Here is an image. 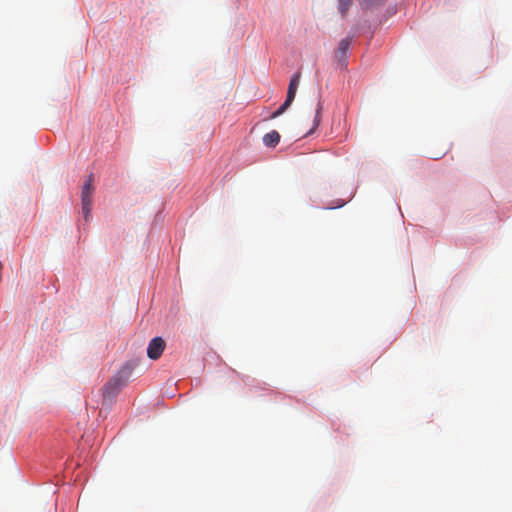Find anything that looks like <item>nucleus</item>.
<instances>
[{
	"instance_id": "7ed1b4c3",
	"label": "nucleus",
	"mask_w": 512,
	"mask_h": 512,
	"mask_svg": "<svg viewBox=\"0 0 512 512\" xmlns=\"http://www.w3.org/2000/svg\"><path fill=\"white\" fill-rule=\"evenodd\" d=\"M165 342L161 337L153 338L147 347V355L152 360H157L163 353Z\"/></svg>"
},
{
	"instance_id": "423d86ee",
	"label": "nucleus",
	"mask_w": 512,
	"mask_h": 512,
	"mask_svg": "<svg viewBox=\"0 0 512 512\" xmlns=\"http://www.w3.org/2000/svg\"><path fill=\"white\" fill-rule=\"evenodd\" d=\"M280 141V134L273 130L263 137V142L267 147H275Z\"/></svg>"
},
{
	"instance_id": "f257e3e1",
	"label": "nucleus",
	"mask_w": 512,
	"mask_h": 512,
	"mask_svg": "<svg viewBox=\"0 0 512 512\" xmlns=\"http://www.w3.org/2000/svg\"><path fill=\"white\" fill-rule=\"evenodd\" d=\"M130 370L123 367L117 375L111 378L104 386L103 395L105 398L114 397L127 384Z\"/></svg>"
},
{
	"instance_id": "9d476101",
	"label": "nucleus",
	"mask_w": 512,
	"mask_h": 512,
	"mask_svg": "<svg viewBox=\"0 0 512 512\" xmlns=\"http://www.w3.org/2000/svg\"><path fill=\"white\" fill-rule=\"evenodd\" d=\"M382 0H363L362 4L366 7L373 5L374 3L381 2Z\"/></svg>"
},
{
	"instance_id": "6e6552de",
	"label": "nucleus",
	"mask_w": 512,
	"mask_h": 512,
	"mask_svg": "<svg viewBox=\"0 0 512 512\" xmlns=\"http://www.w3.org/2000/svg\"><path fill=\"white\" fill-rule=\"evenodd\" d=\"M321 111H322V103L318 102L317 108H316V115L314 118V127L313 129L317 128L321 122Z\"/></svg>"
},
{
	"instance_id": "9b49d317",
	"label": "nucleus",
	"mask_w": 512,
	"mask_h": 512,
	"mask_svg": "<svg viewBox=\"0 0 512 512\" xmlns=\"http://www.w3.org/2000/svg\"><path fill=\"white\" fill-rule=\"evenodd\" d=\"M445 153H432V157L435 159L441 158Z\"/></svg>"
},
{
	"instance_id": "1a4fd4ad",
	"label": "nucleus",
	"mask_w": 512,
	"mask_h": 512,
	"mask_svg": "<svg viewBox=\"0 0 512 512\" xmlns=\"http://www.w3.org/2000/svg\"><path fill=\"white\" fill-rule=\"evenodd\" d=\"M81 204H82V212L84 214L85 219L87 220L89 215H90L91 205L92 204H87L86 205L85 201H81Z\"/></svg>"
},
{
	"instance_id": "0eeeda50",
	"label": "nucleus",
	"mask_w": 512,
	"mask_h": 512,
	"mask_svg": "<svg viewBox=\"0 0 512 512\" xmlns=\"http://www.w3.org/2000/svg\"><path fill=\"white\" fill-rule=\"evenodd\" d=\"M352 4V0H339V10L342 16H345L349 7Z\"/></svg>"
},
{
	"instance_id": "f03ea898",
	"label": "nucleus",
	"mask_w": 512,
	"mask_h": 512,
	"mask_svg": "<svg viewBox=\"0 0 512 512\" xmlns=\"http://www.w3.org/2000/svg\"><path fill=\"white\" fill-rule=\"evenodd\" d=\"M300 82V72L295 73L291 79L288 86L287 97L284 103L271 115V118H277L282 115L292 104L295 99L296 92Z\"/></svg>"
},
{
	"instance_id": "20e7f679",
	"label": "nucleus",
	"mask_w": 512,
	"mask_h": 512,
	"mask_svg": "<svg viewBox=\"0 0 512 512\" xmlns=\"http://www.w3.org/2000/svg\"><path fill=\"white\" fill-rule=\"evenodd\" d=\"M351 40L352 39L350 37L342 39L338 44L337 50L335 51V57L337 58L339 64L342 67L347 66V50L349 48Z\"/></svg>"
},
{
	"instance_id": "39448f33",
	"label": "nucleus",
	"mask_w": 512,
	"mask_h": 512,
	"mask_svg": "<svg viewBox=\"0 0 512 512\" xmlns=\"http://www.w3.org/2000/svg\"><path fill=\"white\" fill-rule=\"evenodd\" d=\"M93 183L94 176L93 174H90L85 180L81 191V201H85L86 205L92 204V194L94 191Z\"/></svg>"
}]
</instances>
